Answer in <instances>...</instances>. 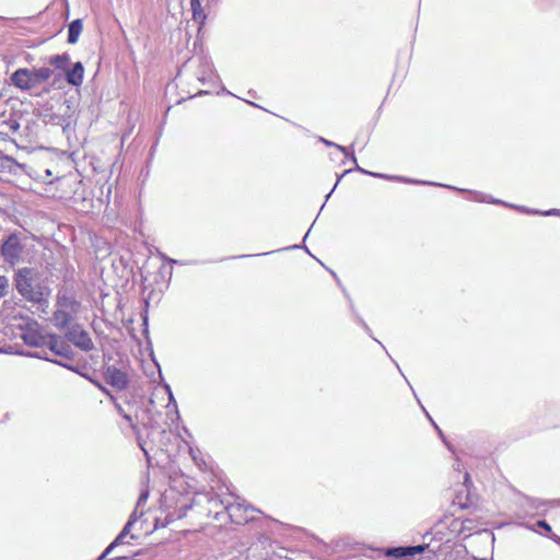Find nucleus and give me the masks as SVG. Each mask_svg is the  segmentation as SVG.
Instances as JSON below:
<instances>
[{
	"instance_id": "f257e3e1",
	"label": "nucleus",
	"mask_w": 560,
	"mask_h": 560,
	"mask_svg": "<svg viewBox=\"0 0 560 560\" xmlns=\"http://www.w3.org/2000/svg\"><path fill=\"white\" fill-rule=\"evenodd\" d=\"M14 284L23 299L46 311L51 290L37 270L27 267L19 269L14 276Z\"/></svg>"
},
{
	"instance_id": "f03ea898",
	"label": "nucleus",
	"mask_w": 560,
	"mask_h": 560,
	"mask_svg": "<svg viewBox=\"0 0 560 560\" xmlns=\"http://www.w3.org/2000/svg\"><path fill=\"white\" fill-rule=\"evenodd\" d=\"M52 73L49 67L19 68L11 74L10 81L13 86L21 91H33L48 81Z\"/></svg>"
},
{
	"instance_id": "7ed1b4c3",
	"label": "nucleus",
	"mask_w": 560,
	"mask_h": 560,
	"mask_svg": "<svg viewBox=\"0 0 560 560\" xmlns=\"http://www.w3.org/2000/svg\"><path fill=\"white\" fill-rule=\"evenodd\" d=\"M51 322L58 329L66 328L80 311V302L67 293H58Z\"/></svg>"
},
{
	"instance_id": "20e7f679",
	"label": "nucleus",
	"mask_w": 560,
	"mask_h": 560,
	"mask_svg": "<svg viewBox=\"0 0 560 560\" xmlns=\"http://www.w3.org/2000/svg\"><path fill=\"white\" fill-rule=\"evenodd\" d=\"M24 246L18 234L13 233L3 242L1 246V256L3 260L11 266L16 265L22 260Z\"/></svg>"
},
{
	"instance_id": "39448f33",
	"label": "nucleus",
	"mask_w": 560,
	"mask_h": 560,
	"mask_svg": "<svg viewBox=\"0 0 560 560\" xmlns=\"http://www.w3.org/2000/svg\"><path fill=\"white\" fill-rule=\"evenodd\" d=\"M66 338L73 343L77 348L83 351H90L94 348V343L88 334L81 326H72L66 334Z\"/></svg>"
},
{
	"instance_id": "423d86ee",
	"label": "nucleus",
	"mask_w": 560,
	"mask_h": 560,
	"mask_svg": "<svg viewBox=\"0 0 560 560\" xmlns=\"http://www.w3.org/2000/svg\"><path fill=\"white\" fill-rule=\"evenodd\" d=\"M104 377L107 384L118 390L125 389L129 382L127 373L114 365L104 369Z\"/></svg>"
},
{
	"instance_id": "0eeeda50",
	"label": "nucleus",
	"mask_w": 560,
	"mask_h": 560,
	"mask_svg": "<svg viewBox=\"0 0 560 560\" xmlns=\"http://www.w3.org/2000/svg\"><path fill=\"white\" fill-rule=\"evenodd\" d=\"M46 346L52 353L61 357L62 359L72 360L73 358V350L71 347L65 340H62L61 337L55 334L48 335V341Z\"/></svg>"
},
{
	"instance_id": "6e6552de",
	"label": "nucleus",
	"mask_w": 560,
	"mask_h": 560,
	"mask_svg": "<svg viewBox=\"0 0 560 560\" xmlns=\"http://www.w3.org/2000/svg\"><path fill=\"white\" fill-rule=\"evenodd\" d=\"M37 327L38 324L36 322L30 325L28 328L23 332L22 339L27 346L45 347L48 341V335H43Z\"/></svg>"
},
{
	"instance_id": "1a4fd4ad",
	"label": "nucleus",
	"mask_w": 560,
	"mask_h": 560,
	"mask_svg": "<svg viewBox=\"0 0 560 560\" xmlns=\"http://www.w3.org/2000/svg\"><path fill=\"white\" fill-rule=\"evenodd\" d=\"M83 75L84 68L80 61L75 62L70 70H66V80L73 86H80L82 84Z\"/></svg>"
},
{
	"instance_id": "9d476101",
	"label": "nucleus",
	"mask_w": 560,
	"mask_h": 560,
	"mask_svg": "<svg viewBox=\"0 0 560 560\" xmlns=\"http://www.w3.org/2000/svg\"><path fill=\"white\" fill-rule=\"evenodd\" d=\"M83 30V23L82 20L77 19L72 21L69 25L68 30V43L69 44H75L80 37V34Z\"/></svg>"
},
{
	"instance_id": "9b49d317",
	"label": "nucleus",
	"mask_w": 560,
	"mask_h": 560,
	"mask_svg": "<svg viewBox=\"0 0 560 560\" xmlns=\"http://www.w3.org/2000/svg\"><path fill=\"white\" fill-rule=\"evenodd\" d=\"M47 62L56 69L66 71L70 63V57L68 54L54 55L47 59Z\"/></svg>"
},
{
	"instance_id": "f8f14e48",
	"label": "nucleus",
	"mask_w": 560,
	"mask_h": 560,
	"mask_svg": "<svg viewBox=\"0 0 560 560\" xmlns=\"http://www.w3.org/2000/svg\"><path fill=\"white\" fill-rule=\"evenodd\" d=\"M240 511H241L240 504H236V505L231 504L230 506H228L229 515L234 523L241 524L243 522H248L249 517L248 516H245V517L240 516L238 515Z\"/></svg>"
},
{
	"instance_id": "ddd939ff",
	"label": "nucleus",
	"mask_w": 560,
	"mask_h": 560,
	"mask_svg": "<svg viewBox=\"0 0 560 560\" xmlns=\"http://www.w3.org/2000/svg\"><path fill=\"white\" fill-rule=\"evenodd\" d=\"M30 355L31 357H35V358H39V359H45L47 361L57 363V364H59V365H61V366H63V368H66L68 370L74 371L73 366L68 363L69 360H66V359H63V360H52V359L47 358L43 352H34V353H32Z\"/></svg>"
},
{
	"instance_id": "4468645a",
	"label": "nucleus",
	"mask_w": 560,
	"mask_h": 560,
	"mask_svg": "<svg viewBox=\"0 0 560 560\" xmlns=\"http://www.w3.org/2000/svg\"><path fill=\"white\" fill-rule=\"evenodd\" d=\"M192 15L195 20H203L205 15L202 13V7L199 0H197V3L195 1H190Z\"/></svg>"
},
{
	"instance_id": "2eb2a0df",
	"label": "nucleus",
	"mask_w": 560,
	"mask_h": 560,
	"mask_svg": "<svg viewBox=\"0 0 560 560\" xmlns=\"http://www.w3.org/2000/svg\"><path fill=\"white\" fill-rule=\"evenodd\" d=\"M124 538L125 536L120 533L115 539L114 541L105 549V555H109L110 551L118 545H121L124 544Z\"/></svg>"
},
{
	"instance_id": "dca6fc26",
	"label": "nucleus",
	"mask_w": 560,
	"mask_h": 560,
	"mask_svg": "<svg viewBox=\"0 0 560 560\" xmlns=\"http://www.w3.org/2000/svg\"><path fill=\"white\" fill-rule=\"evenodd\" d=\"M388 556H394L396 558H401V557H406L407 556V551H406V548H393V549H389L388 552H387Z\"/></svg>"
},
{
	"instance_id": "f3484780",
	"label": "nucleus",
	"mask_w": 560,
	"mask_h": 560,
	"mask_svg": "<svg viewBox=\"0 0 560 560\" xmlns=\"http://www.w3.org/2000/svg\"><path fill=\"white\" fill-rule=\"evenodd\" d=\"M9 281L4 276H0V299L7 294Z\"/></svg>"
},
{
	"instance_id": "a211bd4d",
	"label": "nucleus",
	"mask_w": 560,
	"mask_h": 560,
	"mask_svg": "<svg viewBox=\"0 0 560 560\" xmlns=\"http://www.w3.org/2000/svg\"><path fill=\"white\" fill-rule=\"evenodd\" d=\"M407 556H415L424 551V546H415L406 548Z\"/></svg>"
},
{
	"instance_id": "6ab92c4d",
	"label": "nucleus",
	"mask_w": 560,
	"mask_h": 560,
	"mask_svg": "<svg viewBox=\"0 0 560 560\" xmlns=\"http://www.w3.org/2000/svg\"><path fill=\"white\" fill-rule=\"evenodd\" d=\"M136 522L135 513L130 516L122 530L120 532L125 537L129 534L132 524Z\"/></svg>"
},
{
	"instance_id": "aec40b11",
	"label": "nucleus",
	"mask_w": 560,
	"mask_h": 560,
	"mask_svg": "<svg viewBox=\"0 0 560 560\" xmlns=\"http://www.w3.org/2000/svg\"><path fill=\"white\" fill-rule=\"evenodd\" d=\"M322 141H323L325 144H327V145L336 147L338 150H340V151H341L342 153H345L346 155L348 154V150H347V148L341 147V145L336 144V143H332V142L327 141V140H325V139H322Z\"/></svg>"
},
{
	"instance_id": "412c9836",
	"label": "nucleus",
	"mask_w": 560,
	"mask_h": 560,
	"mask_svg": "<svg viewBox=\"0 0 560 560\" xmlns=\"http://www.w3.org/2000/svg\"><path fill=\"white\" fill-rule=\"evenodd\" d=\"M91 382H92V383H93L97 388H100L104 394H106L109 398H110V396H113V395L109 393V390H108L106 387H104L100 382L94 381V380H91Z\"/></svg>"
},
{
	"instance_id": "4be33fe9",
	"label": "nucleus",
	"mask_w": 560,
	"mask_h": 560,
	"mask_svg": "<svg viewBox=\"0 0 560 560\" xmlns=\"http://www.w3.org/2000/svg\"><path fill=\"white\" fill-rule=\"evenodd\" d=\"M536 525L542 529H545L547 533L551 534V527L546 521H538Z\"/></svg>"
},
{
	"instance_id": "5701e85b",
	"label": "nucleus",
	"mask_w": 560,
	"mask_h": 560,
	"mask_svg": "<svg viewBox=\"0 0 560 560\" xmlns=\"http://www.w3.org/2000/svg\"><path fill=\"white\" fill-rule=\"evenodd\" d=\"M110 400L114 402L116 410L118 413L122 417V413H126L122 409L121 405L116 401V398L114 396H110Z\"/></svg>"
},
{
	"instance_id": "b1692460",
	"label": "nucleus",
	"mask_w": 560,
	"mask_h": 560,
	"mask_svg": "<svg viewBox=\"0 0 560 560\" xmlns=\"http://www.w3.org/2000/svg\"><path fill=\"white\" fill-rule=\"evenodd\" d=\"M122 418L131 425L133 427V423H132V419H131V416L128 415L127 412L126 413H122Z\"/></svg>"
},
{
	"instance_id": "393cba45",
	"label": "nucleus",
	"mask_w": 560,
	"mask_h": 560,
	"mask_svg": "<svg viewBox=\"0 0 560 560\" xmlns=\"http://www.w3.org/2000/svg\"><path fill=\"white\" fill-rule=\"evenodd\" d=\"M359 171L365 173V171H363L362 168L358 167ZM366 174H370L372 176H375V177H384V175L382 174H378V173H371V172H366Z\"/></svg>"
},
{
	"instance_id": "a878e982",
	"label": "nucleus",
	"mask_w": 560,
	"mask_h": 560,
	"mask_svg": "<svg viewBox=\"0 0 560 560\" xmlns=\"http://www.w3.org/2000/svg\"><path fill=\"white\" fill-rule=\"evenodd\" d=\"M545 215L558 214V210H549L544 212Z\"/></svg>"
},
{
	"instance_id": "bb28decb",
	"label": "nucleus",
	"mask_w": 560,
	"mask_h": 560,
	"mask_svg": "<svg viewBox=\"0 0 560 560\" xmlns=\"http://www.w3.org/2000/svg\"><path fill=\"white\" fill-rule=\"evenodd\" d=\"M108 555H105V551L98 557L97 560H104L105 557H107Z\"/></svg>"
},
{
	"instance_id": "cd10ccee",
	"label": "nucleus",
	"mask_w": 560,
	"mask_h": 560,
	"mask_svg": "<svg viewBox=\"0 0 560 560\" xmlns=\"http://www.w3.org/2000/svg\"><path fill=\"white\" fill-rule=\"evenodd\" d=\"M434 427H435V428H436V430L439 431V434H440L441 436H443L442 431L438 428V425H436V424H434Z\"/></svg>"
},
{
	"instance_id": "c85d7f7f",
	"label": "nucleus",
	"mask_w": 560,
	"mask_h": 560,
	"mask_svg": "<svg viewBox=\"0 0 560 560\" xmlns=\"http://www.w3.org/2000/svg\"><path fill=\"white\" fill-rule=\"evenodd\" d=\"M552 537H555L556 540H560V537H556V535L551 534Z\"/></svg>"
}]
</instances>
